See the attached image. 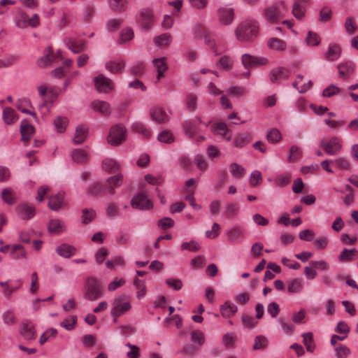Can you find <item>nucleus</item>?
I'll use <instances>...</instances> for the list:
<instances>
[{"label":"nucleus","mask_w":358,"mask_h":358,"mask_svg":"<svg viewBox=\"0 0 358 358\" xmlns=\"http://www.w3.org/2000/svg\"><path fill=\"white\" fill-rule=\"evenodd\" d=\"M258 33L259 24L256 20L251 19L242 21L235 29L236 37L241 42L253 41Z\"/></svg>","instance_id":"f257e3e1"},{"label":"nucleus","mask_w":358,"mask_h":358,"mask_svg":"<svg viewBox=\"0 0 358 358\" xmlns=\"http://www.w3.org/2000/svg\"><path fill=\"white\" fill-rule=\"evenodd\" d=\"M103 295V286L101 282L94 277H89L85 282L84 297L91 301H96Z\"/></svg>","instance_id":"f03ea898"},{"label":"nucleus","mask_w":358,"mask_h":358,"mask_svg":"<svg viewBox=\"0 0 358 358\" xmlns=\"http://www.w3.org/2000/svg\"><path fill=\"white\" fill-rule=\"evenodd\" d=\"M127 130L122 124L113 125L108 136V143L113 146H117L123 143L127 138Z\"/></svg>","instance_id":"7ed1b4c3"},{"label":"nucleus","mask_w":358,"mask_h":358,"mask_svg":"<svg viewBox=\"0 0 358 358\" xmlns=\"http://www.w3.org/2000/svg\"><path fill=\"white\" fill-rule=\"evenodd\" d=\"M287 7L284 1H280L268 7L265 15L270 22H275L285 15Z\"/></svg>","instance_id":"20e7f679"},{"label":"nucleus","mask_w":358,"mask_h":358,"mask_svg":"<svg viewBox=\"0 0 358 358\" xmlns=\"http://www.w3.org/2000/svg\"><path fill=\"white\" fill-rule=\"evenodd\" d=\"M319 145L329 155H336L342 149L341 140L336 136L331 137L328 140H322L320 141Z\"/></svg>","instance_id":"39448f33"},{"label":"nucleus","mask_w":358,"mask_h":358,"mask_svg":"<svg viewBox=\"0 0 358 358\" xmlns=\"http://www.w3.org/2000/svg\"><path fill=\"white\" fill-rule=\"evenodd\" d=\"M113 306V308L110 310V314L114 317L122 315L131 308L130 303L127 301V296L125 295H121L114 299Z\"/></svg>","instance_id":"423d86ee"},{"label":"nucleus","mask_w":358,"mask_h":358,"mask_svg":"<svg viewBox=\"0 0 358 358\" xmlns=\"http://www.w3.org/2000/svg\"><path fill=\"white\" fill-rule=\"evenodd\" d=\"M138 22L142 29L148 30L154 24L153 12L150 8H143L139 12Z\"/></svg>","instance_id":"0eeeda50"},{"label":"nucleus","mask_w":358,"mask_h":358,"mask_svg":"<svg viewBox=\"0 0 358 358\" xmlns=\"http://www.w3.org/2000/svg\"><path fill=\"white\" fill-rule=\"evenodd\" d=\"M96 90L100 92L109 93L113 90V83L108 78L100 74L94 79Z\"/></svg>","instance_id":"6e6552de"},{"label":"nucleus","mask_w":358,"mask_h":358,"mask_svg":"<svg viewBox=\"0 0 358 358\" xmlns=\"http://www.w3.org/2000/svg\"><path fill=\"white\" fill-rule=\"evenodd\" d=\"M131 205L134 208L139 210H149L153 206L151 201L144 194H138L134 196Z\"/></svg>","instance_id":"1a4fd4ad"},{"label":"nucleus","mask_w":358,"mask_h":358,"mask_svg":"<svg viewBox=\"0 0 358 358\" xmlns=\"http://www.w3.org/2000/svg\"><path fill=\"white\" fill-rule=\"evenodd\" d=\"M150 115L151 119L157 124H165L170 119L169 115L160 106L151 108Z\"/></svg>","instance_id":"9d476101"},{"label":"nucleus","mask_w":358,"mask_h":358,"mask_svg":"<svg viewBox=\"0 0 358 358\" xmlns=\"http://www.w3.org/2000/svg\"><path fill=\"white\" fill-rule=\"evenodd\" d=\"M218 20L222 25L230 24L234 17V10L232 8L222 7L218 9Z\"/></svg>","instance_id":"9b49d317"},{"label":"nucleus","mask_w":358,"mask_h":358,"mask_svg":"<svg viewBox=\"0 0 358 358\" xmlns=\"http://www.w3.org/2000/svg\"><path fill=\"white\" fill-rule=\"evenodd\" d=\"M66 45L70 50L76 54L86 50L87 41L84 40L69 38L66 42Z\"/></svg>","instance_id":"f8f14e48"},{"label":"nucleus","mask_w":358,"mask_h":358,"mask_svg":"<svg viewBox=\"0 0 358 358\" xmlns=\"http://www.w3.org/2000/svg\"><path fill=\"white\" fill-rule=\"evenodd\" d=\"M20 334L27 341H31L35 339L36 332L34 329V324L31 322H25L22 324V329H20Z\"/></svg>","instance_id":"ddd939ff"},{"label":"nucleus","mask_w":358,"mask_h":358,"mask_svg":"<svg viewBox=\"0 0 358 358\" xmlns=\"http://www.w3.org/2000/svg\"><path fill=\"white\" fill-rule=\"evenodd\" d=\"M17 212L21 219L28 220L35 215V208L26 203L20 204L17 207Z\"/></svg>","instance_id":"4468645a"},{"label":"nucleus","mask_w":358,"mask_h":358,"mask_svg":"<svg viewBox=\"0 0 358 358\" xmlns=\"http://www.w3.org/2000/svg\"><path fill=\"white\" fill-rule=\"evenodd\" d=\"M289 71L282 66L273 69L270 72V80L272 83H276L282 80H285L289 77Z\"/></svg>","instance_id":"2eb2a0df"},{"label":"nucleus","mask_w":358,"mask_h":358,"mask_svg":"<svg viewBox=\"0 0 358 358\" xmlns=\"http://www.w3.org/2000/svg\"><path fill=\"white\" fill-rule=\"evenodd\" d=\"M338 70L340 77L348 78L355 71V66L352 62H341L338 65Z\"/></svg>","instance_id":"dca6fc26"},{"label":"nucleus","mask_w":358,"mask_h":358,"mask_svg":"<svg viewBox=\"0 0 358 358\" xmlns=\"http://www.w3.org/2000/svg\"><path fill=\"white\" fill-rule=\"evenodd\" d=\"M88 130L87 126L85 124L78 125L76 127V134L73 138V143L76 145L83 143L87 136Z\"/></svg>","instance_id":"f3484780"},{"label":"nucleus","mask_w":358,"mask_h":358,"mask_svg":"<svg viewBox=\"0 0 358 358\" xmlns=\"http://www.w3.org/2000/svg\"><path fill=\"white\" fill-rule=\"evenodd\" d=\"M34 131V127L28 123L27 120H23L20 124V133L22 141H28Z\"/></svg>","instance_id":"a211bd4d"},{"label":"nucleus","mask_w":358,"mask_h":358,"mask_svg":"<svg viewBox=\"0 0 358 358\" xmlns=\"http://www.w3.org/2000/svg\"><path fill=\"white\" fill-rule=\"evenodd\" d=\"M266 62L267 59L265 58L259 59L248 54H244L242 56V63L245 68L254 66L258 64H264Z\"/></svg>","instance_id":"6ab92c4d"},{"label":"nucleus","mask_w":358,"mask_h":358,"mask_svg":"<svg viewBox=\"0 0 358 358\" xmlns=\"http://www.w3.org/2000/svg\"><path fill=\"white\" fill-rule=\"evenodd\" d=\"M251 140L252 136L250 133H239L234 137V145L237 148H241L248 145Z\"/></svg>","instance_id":"aec40b11"},{"label":"nucleus","mask_w":358,"mask_h":358,"mask_svg":"<svg viewBox=\"0 0 358 358\" xmlns=\"http://www.w3.org/2000/svg\"><path fill=\"white\" fill-rule=\"evenodd\" d=\"M107 182L109 185L107 187L109 193L110 194H115V188L119 187L122 185L123 182V176L122 174H117L114 176L110 177L108 178Z\"/></svg>","instance_id":"412c9836"},{"label":"nucleus","mask_w":358,"mask_h":358,"mask_svg":"<svg viewBox=\"0 0 358 358\" xmlns=\"http://www.w3.org/2000/svg\"><path fill=\"white\" fill-rule=\"evenodd\" d=\"M106 69L112 73H122L125 67V63L123 60L119 62L109 61L106 63Z\"/></svg>","instance_id":"4be33fe9"},{"label":"nucleus","mask_w":358,"mask_h":358,"mask_svg":"<svg viewBox=\"0 0 358 358\" xmlns=\"http://www.w3.org/2000/svg\"><path fill=\"white\" fill-rule=\"evenodd\" d=\"M341 54V48L338 45L330 44L326 52L325 58L328 61H335L339 58Z\"/></svg>","instance_id":"5701e85b"},{"label":"nucleus","mask_w":358,"mask_h":358,"mask_svg":"<svg viewBox=\"0 0 358 358\" xmlns=\"http://www.w3.org/2000/svg\"><path fill=\"white\" fill-rule=\"evenodd\" d=\"M2 118L5 124H13L17 120L18 116L14 109L7 107L3 110Z\"/></svg>","instance_id":"b1692460"},{"label":"nucleus","mask_w":358,"mask_h":358,"mask_svg":"<svg viewBox=\"0 0 358 358\" xmlns=\"http://www.w3.org/2000/svg\"><path fill=\"white\" fill-rule=\"evenodd\" d=\"M48 231L51 234H59L65 231L66 226L58 219L52 220L48 222Z\"/></svg>","instance_id":"393cba45"},{"label":"nucleus","mask_w":358,"mask_h":358,"mask_svg":"<svg viewBox=\"0 0 358 358\" xmlns=\"http://www.w3.org/2000/svg\"><path fill=\"white\" fill-rule=\"evenodd\" d=\"M64 194L59 192L49 198L48 206L52 210H58L63 203Z\"/></svg>","instance_id":"a878e982"},{"label":"nucleus","mask_w":358,"mask_h":358,"mask_svg":"<svg viewBox=\"0 0 358 358\" xmlns=\"http://www.w3.org/2000/svg\"><path fill=\"white\" fill-rule=\"evenodd\" d=\"M92 107L95 110L99 111L103 115H108L111 113L110 104L104 101L96 100L93 101Z\"/></svg>","instance_id":"bb28decb"},{"label":"nucleus","mask_w":358,"mask_h":358,"mask_svg":"<svg viewBox=\"0 0 358 358\" xmlns=\"http://www.w3.org/2000/svg\"><path fill=\"white\" fill-rule=\"evenodd\" d=\"M152 63L157 71V80H159L161 78L164 77V72L168 69L166 59L164 57L155 59Z\"/></svg>","instance_id":"cd10ccee"},{"label":"nucleus","mask_w":358,"mask_h":358,"mask_svg":"<svg viewBox=\"0 0 358 358\" xmlns=\"http://www.w3.org/2000/svg\"><path fill=\"white\" fill-rule=\"evenodd\" d=\"M185 134L189 138H193L199 132V127L194 120L185 121L182 123Z\"/></svg>","instance_id":"c85d7f7f"},{"label":"nucleus","mask_w":358,"mask_h":358,"mask_svg":"<svg viewBox=\"0 0 358 358\" xmlns=\"http://www.w3.org/2000/svg\"><path fill=\"white\" fill-rule=\"evenodd\" d=\"M57 252L59 255L64 258H70L73 255L76 251V249L70 245L63 243L57 247Z\"/></svg>","instance_id":"c756f323"},{"label":"nucleus","mask_w":358,"mask_h":358,"mask_svg":"<svg viewBox=\"0 0 358 358\" xmlns=\"http://www.w3.org/2000/svg\"><path fill=\"white\" fill-rule=\"evenodd\" d=\"M73 160L78 164H85L88 162L87 153L81 149H75L71 154Z\"/></svg>","instance_id":"7c9ffc66"},{"label":"nucleus","mask_w":358,"mask_h":358,"mask_svg":"<svg viewBox=\"0 0 358 358\" xmlns=\"http://www.w3.org/2000/svg\"><path fill=\"white\" fill-rule=\"evenodd\" d=\"M237 306L230 302H226L220 307V312L223 317H230L237 312Z\"/></svg>","instance_id":"2f4dec72"},{"label":"nucleus","mask_w":358,"mask_h":358,"mask_svg":"<svg viewBox=\"0 0 358 358\" xmlns=\"http://www.w3.org/2000/svg\"><path fill=\"white\" fill-rule=\"evenodd\" d=\"M108 2L110 8L117 13L124 11L127 7V0H109Z\"/></svg>","instance_id":"473e14b6"},{"label":"nucleus","mask_w":358,"mask_h":358,"mask_svg":"<svg viewBox=\"0 0 358 358\" xmlns=\"http://www.w3.org/2000/svg\"><path fill=\"white\" fill-rule=\"evenodd\" d=\"M102 168L108 173H115L120 169L117 162L112 159H106L102 162Z\"/></svg>","instance_id":"72a5a7b5"},{"label":"nucleus","mask_w":358,"mask_h":358,"mask_svg":"<svg viewBox=\"0 0 358 358\" xmlns=\"http://www.w3.org/2000/svg\"><path fill=\"white\" fill-rule=\"evenodd\" d=\"M268 46L275 50H284L286 49V43L278 38H271L268 41Z\"/></svg>","instance_id":"f704fd0d"},{"label":"nucleus","mask_w":358,"mask_h":358,"mask_svg":"<svg viewBox=\"0 0 358 358\" xmlns=\"http://www.w3.org/2000/svg\"><path fill=\"white\" fill-rule=\"evenodd\" d=\"M44 55L37 59L36 64L40 68H46L50 64V46H48L44 50Z\"/></svg>","instance_id":"c9c22d12"},{"label":"nucleus","mask_w":358,"mask_h":358,"mask_svg":"<svg viewBox=\"0 0 358 358\" xmlns=\"http://www.w3.org/2000/svg\"><path fill=\"white\" fill-rule=\"evenodd\" d=\"M69 120L66 117L58 116L54 120V124L56 130L59 133L65 131L66 126L68 124Z\"/></svg>","instance_id":"e433bc0d"},{"label":"nucleus","mask_w":358,"mask_h":358,"mask_svg":"<svg viewBox=\"0 0 358 358\" xmlns=\"http://www.w3.org/2000/svg\"><path fill=\"white\" fill-rule=\"evenodd\" d=\"M131 129L134 131L138 133L143 136L145 138L150 136V132L147 129L145 125L140 122L133 123Z\"/></svg>","instance_id":"4c0bfd02"},{"label":"nucleus","mask_w":358,"mask_h":358,"mask_svg":"<svg viewBox=\"0 0 358 358\" xmlns=\"http://www.w3.org/2000/svg\"><path fill=\"white\" fill-rule=\"evenodd\" d=\"M15 24L20 29H24L28 27V16L26 13L20 11L15 17Z\"/></svg>","instance_id":"58836bf2"},{"label":"nucleus","mask_w":358,"mask_h":358,"mask_svg":"<svg viewBox=\"0 0 358 358\" xmlns=\"http://www.w3.org/2000/svg\"><path fill=\"white\" fill-rule=\"evenodd\" d=\"M229 170L231 175L238 179L241 178L245 171L244 168L236 163H231L229 166Z\"/></svg>","instance_id":"ea45409f"},{"label":"nucleus","mask_w":358,"mask_h":358,"mask_svg":"<svg viewBox=\"0 0 358 358\" xmlns=\"http://www.w3.org/2000/svg\"><path fill=\"white\" fill-rule=\"evenodd\" d=\"M355 253H357V251L355 248L352 250L345 248L341 252L338 259L341 262H351L353 260L352 255Z\"/></svg>","instance_id":"a19ab883"},{"label":"nucleus","mask_w":358,"mask_h":358,"mask_svg":"<svg viewBox=\"0 0 358 358\" xmlns=\"http://www.w3.org/2000/svg\"><path fill=\"white\" fill-rule=\"evenodd\" d=\"M2 199L9 205L15 203V196L14 192L10 189H3L1 192Z\"/></svg>","instance_id":"79ce46f5"},{"label":"nucleus","mask_w":358,"mask_h":358,"mask_svg":"<svg viewBox=\"0 0 358 358\" xmlns=\"http://www.w3.org/2000/svg\"><path fill=\"white\" fill-rule=\"evenodd\" d=\"M239 210L237 203H229L226 206L225 215L228 219H232L236 216Z\"/></svg>","instance_id":"37998d69"},{"label":"nucleus","mask_w":358,"mask_h":358,"mask_svg":"<svg viewBox=\"0 0 358 358\" xmlns=\"http://www.w3.org/2000/svg\"><path fill=\"white\" fill-rule=\"evenodd\" d=\"M306 6L296 2L293 3L292 13L294 16L298 20H301L303 17L306 13Z\"/></svg>","instance_id":"c03bdc74"},{"label":"nucleus","mask_w":358,"mask_h":358,"mask_svg":"<svg viewBox=\"0 0 358 358\" xmlns=\"http://www.w3.org/2000/svg\"><path fill=\"white\" fill-rule=\"evenodd\" d=\"M134 285L136 287L137 292V298L141 299L145 296L146 294V287L144 282L138 278H135L134 280Z\"/></svg>","instance_id":"a18cd8bd"},{"label":"nucleus","mask_w":358,"mask_h":358,"mask_svg":"<svg viewBox=\"0 0 358 358\" xmlns=\"http://www.w3.org/2000/svg\"><path fill=\"white\" fill-rule=\"evenodd\" d=\"M303 343L305 345L307 351L313 352L315 349V344L313 343V334L310 332L304 333L302 334Z\"/></svg>","instance_id":"49530a36"},{"label":"nucleus","mask_w":358,"mask_h":358,"mask_svg":"<svg viewBox=\"0 0 358 358\" xmlns=\"http://www.w3.org/2000/svg\"><path fill=\"white\" fill-rule=\"evenodd\" d=\"M302 155H303V151L301 149V148H299L297 145H292L289 150V155L288 157V161L289 162L296 161V160L300 159Z\"/></svg>","instance_id":"de8ad7c7"},{"label":"nucleus","mask_w":358,"mask_h":358,"mask_svg":"<svg viewBox=\"0 0 358 358\" xmlns=\"http://www.w3.org/2000/svg\"><path fill=\"white\" fill-rule=\"evenodd\" d=\"M268 340L264 336H257L255 338L253 349L255 350L265 349L268 345Z\"/></svg>","instance_id":"09e8293b"},{"label":"nucleus","mask_w":358,"mask_h":358,"mask_svg":"<svg viewBox=\"0 0 358 358\" xmlns=\"http://www.w3.org/2000/svg\"><path fill=\"white\" fill-rule=\"evenodd\" d=\"M11 255L12 258L13 259L27 258L24 247L21 245H13L12 248Z\"/></svg>","instance_id":"8fccbe9b"},{"label":"nucleus","mask_w":358,"mask_h":358,"mask_svg":"<svg viewBox=\"0 0 358 358\" xmlns=\"http://www.w3.org/2000/svg\"><path fill=\"white\" fill-rule=\"evenodd\" d=\"M96 216V213L92 209H83L82 215V223L87 224L92 222Z\"/></svg>","instance_id":"3c124183"},{"label":"nucleus","mask_w":358,"mask_h":358,"mask_svg":"<svg viewBox=\"0 0 358 358\" xmlns=\"http://www.w3.org/2000/svg\"><path fill=\"white\" fill-rule=\"evenodd\" d=\"M134 36V32L131 29L126 28L122 30L120 35L118 42L119 43H124L131 40Z\"/></svg>","instance_id":"603ef678"},{"label":"nucleus","mask_w":358,"mask_h":358,"mask_svg":"<svg viewBox=\"0 0 358 358\" xmlns=\"http://www.w3.org/2000/svg\"><path fill=\"white\" fill-rule=\"evenodd\" d=\"M243 232L239 228H233L227 232V238L230 242H234L240 239Z\"/></svg>","instance_id":"864d4df0"},{"label":"nucleus","mask_w":358,"mask_h":358,"mask_svg":"<svg viewBox=\"0 0 358 358\" xmlns=\"http://www.w3.org/2000/svg\"><path fill=\"white\" fill-rule=\"evenodd\" d=\"M157 139L164 143H171L174 141L172 133L169 130H164L157 136Z\"/></svg>","instance_id":"5fc2aeb1"},{"label":"nucleus","mask_w":358,"mask_h":358,"mask_svg":"<svg viewBox=\"0 0 358 358\" xmlns=\"http://www.w3.org/2000/svg\"><path fill=\"white\" fill-rule=\"evenodd\" d=\"M180 248L182 250H187L190 252H197L200 250L201 246L196 241H191L182 243Z\"/></svg>","instance_id":"6e6d98bb"},{"label":"nucleus","mask_w":358,"mask_h":358,"mask_svg":"<svg viewBox=\"0 0 358 358\" xmlns=\"http://www.w3.org/2000/svg\"><path fill=\"white\" fill-rule=\"evenodd\" d=\"M281 134L277 129H272L266 135L268 141L271 143L279 142L281 140Z\"/></svg>","instance_id":"4d7b16f0"},{"label":"nucleus","mask_w":358,"mask_h":358,"mask_svg":"<svg viewBox=\"0 0 358 358\" xmlns=\"http://www.w3.org/2000/svg\"><path fill=\"white\" fill-rule=\"evenodd\" d=\"M303 287V280L300 278L294 279L287 287L289 293H294L299 292Z\"/></svg>","instance_id":"13d9d810"},{"label":"nucleus","mask_w":358,"mask_h":358,"mask_svg":"<svg viewBox=\"0 0 358 358\" xmlns=\"http://www.w3.org/2000/svg\"><path fill=\"white\" fill-rule=\"evenodd\" d=\"M306 43L308 45H318L320 43V38L318 34L312 31L308 32V36L306 38Z\"/></svg>","instance_id":"bf43d9fd"},{"label":"nucleus","mask_w":358,"mask_h":358,"mask_svg":"<svg viewBox=\"0 0 358 358\" xmlns=\"http://www.w3.org/2000/svg\"><path fill=\"white\" fill-rule=\"evenodd\" d=\"M77 322V317L73 315L71 316L69 318L64 319L61 323L60 325L66 329V330H73Z\"/></svg>","instance_id":"052dcab7"},{"label":"nucleus","mask_w":358,"mask_h":358,"mask_svg":"<svg viewBox=\"0 0 358 358\" xmlns=\"http://www.w3.org/2000/svg\"><path fill=\"white\" fill-rule=\"evenodd\" d=\"M341 92H343L341 89L331 84L323 90L322 96L325 97H331Z\"/></svg>","instance_id":"680f3d73"},{"label":"nucleus","mask_w":358,"mask_h":358,"mask_svg":"<svg viewBox=\"0 0 358 358\" xmlns=\"http://www.w3.org/2000/svg\"><path fill=\"white\" fill-rule=\"evenodd\" d=\"M171 38V36L168 33L162 34L158 36H156L154 39V42L160 46L169 45Z\"/></svg>","instance_id":"e2e57ef3"},{"label":"nucleus","mask_w":358,"mask_h":358,"mask_svg":"<svg viewBox=\"0 0 358 358\" xmlns=\"http://www.w3.org/2000/svg\"><path fill=\"white\" fill-rule=\"evenodd\" d=\"M57 334V330L54 328L47 329L40 337L39 343L43 345L50 338L55 337Z\"/></svg>","instance_id":"0e129e2a"},{"label":"nucleus","mask_w":358,"mask_h":358,"mask_svg":"<svg viewBox=\"0 0 358 358\" xmlns=\"http://www.w3.org/2000/svg\"><path fill=\"white\" fill-rule=\"evenodd\" d=\"M236 337L233 332H228L223 336L222 342L225 347L233 348L236 341Z\"/></svg>","instance_id":"69168bd1"},{"label":"nucleus","mask_w":358,"mask_h":358,"mask_svg":"<svg viewBox=\"0 0 358 358\" xmlns=\"http://www.w3.org/2000/svg\"><path fill=\"white\" fill-rule=\"evenodd\" d=\"M213 131L215 134L224 136L229 131L227 126L224 122L216 123L213 127Z\"/></svg>","instance_id":"338daca9"},{"label":"nucleus","mask_w":358,"mask_h":358,"mask_svg":"<svg viewBox=\"0 0 358 358\" xmlns=\"http://www.w3.org/2000/svg\"><path fill=\"white\" fill-rule=\"evenodd\" d=\"M122 24V20L119 18H114L108 20L106 23V27L109 31L114 32L117 31Z\"/></svg>","instance_id":"774afa93"}]
</instances>
